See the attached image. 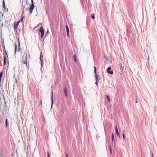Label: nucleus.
Instances as JSON below:
<instances>
[{"label":"nucleus","mask_w":157,"mask_h":157,"mask_svg":"<svg viewBox=\"0 0 157 157\" xmlns=\"http://www.w3.org/2000/svg\"><path fill=\"white\" fill-rule=\"evenodd\" d=\"M40 59V61L41 65V67H42L43 65V59Z\"/></svg>","instance_id":"f3484780"},{"label":"nucleus","mask_w":157,"mask_h":157,"mask_svg":"<svg viewBox=\"0 0 157 157\" xmlns=\"http://www.w3.org/2000/svg\"><path fill=\"white\" fill-rule=\"evenodd\" d=\"M28 9V8H26L25 10H26Z\"/></svg>","instance_id":"a18cd8bd"},{"label":"nucleus","mask_w":157,"mask_h":157,"mask_svg":"<svg viewBox=\"0 0 157 157\" xmlns=\"http://www.w3.org/2000/svg\"><path fill=\"white\" fill-rule=\"evenodd\" d=\"M6 101H4V105H6Z\"/></svg>","instance_id":"4c0bfd02"},{"label":"nucleus","mask_w":157,"mask_h":157,"mask_svg":"<svg viewBox=\"0 0 157 157\" xmlns=\"http://www.w3.org/2000/svg\"><path fill=\"white\" fill-rule=\"evenodd\" d=\"M1 42L2 43V45L4 46V48H5L4 44V39L3 38H2L1 40Z\"/></svg>","instance_id":"2eb2a0df"},{"label":"nucleus","mask_w":157,"mask_h":157,"mask_svg":"<svg viewBox=\"0 0 157 157\" xmlns=\"http://www.w3.org/2000/svg\"><path fill=\"white\" fill-rule=\"evenodd\" d=\"M3 75V72L2 71H1L0 72V77L2 78Z\"/></svg>","instance_id":"bb28decb"},{"label":"nucleus","mask_w":157,"mask_h":157,"mask_svg":"<svg viewBox=\"0 0 157 157\" xmlns=\"http://www.w3.org/2000/svg\"><path fill=\"white\" fill-rule=\"evenodd\" d=\"M15 54H16V52L17 51V45L16 44L15 45Z\"/></svg>","instance_id":"412c9836"},{"label":"nucleus","mask_w":157,"mask_h":157,"mask_svg":"<svg viewBox=\"0 0 157 157\" xmlns=\"http://www.w3.org/2000/svg\"><path fill=\"white\" fill-rule=\"evenodd\" d=\"M20 21H18L17 22H15L14 25V28L15 29H16L18 26V25Z\"/></svg>","instance_id":"0eeeda50"},{"label":"nucleus","mask_w":157,"mask_h":157,"mask_svg":"<svg viewBox=\"0 0 157 157\" xmlns=\"http://www.w3.org/2000/svg\"><path fill=\"white\" fill-rule=\"evenodd\" d=\"M115 131H116V132L118 131V128H117V125L116 126V127H115Z\"/></svg>","instance_id":"c756f323"},{"label":"nucleus","mask_w":157,"mask_h":157,"mask_svg":"<svg viewBox=\"0 0 157 157\" xmlns=\"http://www.w3.org/2000/svg\"><path fill=\"white\" fill-rule=\"evenodd\" d=\"M116 132L117 135L120 138V134H119L118 131Z\"/></svg>","instance_id":"aec40b11"},{"label":"nucleus","mask_w":157,"mask_h":157,"mask_svg":"<svg viewBox=\"0 0 157 157\" xmlns=\"http://www.w3.org/2000/svg\"><path fill=\"white\" fill-rule=\"evenodd\" d=\"M95 78L96 81H98L100 79V77L97 75V73L95 74Z\"/></svg>","instance_id":"9b49d317"},{"label":"nucleus","mask_w":157,"mask_h":157,"mask_svg":"<svg viewBox=\"0 0 157 157\" xmlns=\"http://www.w3.org/2000/svg\"><path fill=\"white\" fill-rule=\"evenodd\" d=\"M105 96L107 99L108 101L110 102V99L109 96L108 95H106Z\"/></svg>","instance_id":"4468645a"},{"label":"nucleus","mask_w":157,"mask_h":157,"mask_svg":"<svg viewBox=\"0 0 157 157\" xmlns=\"http://www.w3.org/2000/svg\"><path fill=\"white\" fill-rule=\"evenodd\" d=\"M23 18H24V17L23 16L22 17V18H21V21H23Z\"/></svg>","instance_id":"a19ab883"},{"label":"nucleus","mask_w":157,"mask_h":157,"mask_svg":"<svg viewBox=\"0 0 157 157\" xmlns=\"http://www.w3.org/2000/svg\"><path fill=\"white\" fill-rule=\"evenodd\" d=\"M106 141H108L109 140L110 137L109 135H107L106 137Z\"/></svg>","instance_id":"dca6fc26"},{"label":"nucleus","mask_w":157,"mask_h":157,"mask_svg":"<svg viewBox=\"0 0 157 157\" xmlns=\"http://www.w3.org/2000/svg\"><path fill=\"white\" fill-rule=\"evenodd\" d=\"M5 123H6V127H7L8 126V120H7V119H6V122H5Z\"/></svg>","instance_id":"b1692460"},{"label":"nucleus","mask_w":157,"mask_h":157,"mask_svg":"<svg viewBox=\"0 0 157 157\" xmlns=\"http://www.w3.org/2000/svg\"><path fill=\"white\" fill-rule=\"evenodd\" d=\"M31 0V2H32V3L31 4L34 3H33V0Z\"/></svg>","instance_id":"58836bf2"},{"label":"nucleus","mask_w":157,"mask_h":157,"mask_svg":"<svg viewBox=\"0 0 157 157\" xmlns=\"http://www.w3.org/2000/svg\"><path fill=\"white\" fill-rule=\"evenodd\" d=\"M40 105H41V106H42V102H41V101H40Z\"/></svg>","instance_id":"c03bdc74"},{"label":"nucleus","mask_w":157,"mask_h":157,"mask_svg":"<svg viewBox=\"0 0 157 157\" xmlns=\"http://www.w3.org/2000/svg\"><path fill=\"white\" fill-rule=\"evenodd\" d=\"M18 50L17 51H20V50L21 49V48H20V42H19V40L18 39Z\"/></svg>","instance_id":"ddd939ff"},{"label":"nucleus","mask_w":157,"mask_h":157,"mask_svg":"<svg viewBox=\"0 0 157 157\" xmlns=\"http://www.w3.org/2000/svg\"><path fill=\"white\" fill-rule=\"evenodd\" d=\"M98 81H96V82H95V84L97 86H98Z\"/></svg>","instance_id":"7c9ffc66"},{"label":"nucleus","mask_w":157,"mask_h":157,"mask_svg":"<svg viewBox=\"0 0 157 157\" xmlns=\"http://www.w3.org/2000/svg\"><path fill=\"white\" fill-rule=\"evenodd\" d=\"M66 28L67 31V36H69V28L68 27V26L67 25H66Z\"/></svg>","instance_id":"6e6552de"},{"label":"nucleus","mask_w":157,"mask_h":157,"mask_svg":"<svg viewBox=\"0 0 157 157\" xmlns=\"http://www.w3.org/2000/svg\"><path fill=\"white\" fill-rule=\"evenodd\" d=\"M73 58L75 62H76V57L75 54H74L73 55Z\"/></svg>","instance_id":"a211bd4d"},{"label":"nucleus","mask_w":157,"mask_h":157,"mask_svg":"<svg viewBox=\"0 0 157 157\" xmlns=\"http://www.w3.org/2000/svg\"><path fill=\"white\" fill-rule=\"evenodd\" d=\"M23 0H22V6H23Z\"/></svg>","instance_id":"37998d69"},{"label":"nucleus","mask_w":157,"mask_h":157,"mask_svg":"<svg viewBox=\"0 0 157 157\" xmlns=\"http://www.w3.org/2000/svg\"><path fill=\"white\" fill-rule=\"evenodd\" d=\"M91 17L92 19H94L95 18L94 15V14L91 15Z\"/></svg>","instance_id":"4be33fe9"},{"label":"nucleus","mask_w":157,"mask_h":157,"mask_svg":"<svg viewBox=\"0 0 157 157\" xmlns=\"http://www.w3.org/2000/svg\"><path fill=\"white\" fill-rule=\"evenodd\" d=\"M94 72L95 74H96L97 68L96 67H94Z\"/></svg>","instance_id":"393cba45"},{"label":"nucleus","mask_w":157,"mask_h":157,"mask_svg":"<svg viewBox=\"0 0 157 157\" xmlns=\"http://www.w3.org/2000/svg\"><path fill=\"white\" fill-rule=\"evenodd\" d=\"M27 55L26 54L23 56L22 61L23 63L27 65Z\"/></svg>","instance_id":"f03ea898"},{"label":"nucleus","mask_w":157,"mask_h":157,"mask_svg":"<svg viewBox=\"0 0 157 157\" xmlns=\"http://www.w3.org/2000/svg\"><path fill=\"white\" fill-rule=\"evenodd\" d=\"M135 101H136V103H137L138 102V101H137V97H136V99H135Z\"/></svg>","instance_id":"473e14b6"},{"label":"nucleus","mask_w":157,"mask_h":157,"mask_svg":"<svg viewBox=\"0 0 157 157\" xmlns=\"http://www.w3.org/2000/svg\"><path fill=\"white\" fill-rule=\"evenodd\" d=\"M52 96H51V102H52L51 107H52V105L53 104V103H54L53 99V90H52Z\"/></svg>","instance_id":"9d476101"},{"label":"nucleus","mask_w":157,"mask_h":157,"mask_svg":"<svg viewBox=\"0 0 157 157\" xmlns=\"http://www.w3.org/2000/svg\"><path fill=\"white\" fill-rule=\"evenodd\" d=\"M119 66L120 67V69L121 71V72H120V74L121 75L123 74L124 73V67L122 66L121 64H119Z\"/></svg>","instance_id":"20e7f679"},{"label":"nucleus","mask_w":157,"mask_h":157,"mask_svg":"<svg viewBox=\"0 0 157 157\" xmlns=\"http://www.w3.org/2000/svg\"><path fill=\"white\" fill-rule=\"evenodd\" d=\"M64 93L65 97H67L68 95V91L67 88L65 87L64 89Z\"/></svg>","instance_id":"1a4fd4ad"},{"label":"nucleus","mask_w":157,"mask_h":157,"mask_svg":"<svg viewBox=\"0 0 157 157\" xmlns=\"http://www.w3.org/2000/svg\"><path fill=\"white\" fill-rule=\"evenodd\" d=\"M109 150H110V154H112V149L111 148L110 145H109Z\"/></svg>","instance_id":"5701e85b"},{"label":"nucleus","mask_w":157,"mask_h":157,"mask_svg":"<svg viewBox=\"0 0 157 157\" xmlns=\"http://www.w3.org/2000/svg\"><path fill=\"white\" fill-rule=\"evenodd\" d=\"M2 78L0 77V83L1 82Z\"/></svg>","instance_id":"ea45409f"},{"label":"nucleus","mask_w":157,"mask_h":157,"mask_svg":"<svg viewBox=\"0 0 157 157\" xmlns=\"http://www.w3.org/2000/svg\"><path fill=\"white\" fill-rule=\"evenodd\" d=\"M15 79L16 83H18V81L17 80V78L16 79V78H15Z\"/></svg>","instance_id":"72a5a7b5"},{"label":"nucleus","mask_w":157,"mask_h":157,"mask_svg":"<svg viewBox=\"0 0 157 157\" xmlns=\"http://www.w3.org/2000/svg\"><path fill=\"white\" fill-rule=\"evenodd\" d=\"M2 7L4 9L5 8V4L4 1H3V2Z\"/></svg>","instance_id":"6ab92c4d"},{"label":"nucleus","mask_w":157,"mask_h":157,"mask_svg":"<svg viewBox=\"0 0 157 157\" xmlns=\"http://www.w3.org/2000/svg\"><path fill=\"white\" fill-rule=\"evenodd\" d=\"M47 34H46L45 36H46Z\"/></svg>","instance_id":"8fccbe9b"},{"label":"nucleus","mask_w":157,"mask_h":157,"mask_svg":"<svg viewBox=\"0 0 157 157\" xmlns=\"http://www.w3.org/2000/svg\"><path fill=\"white\" fill-rule=\"evenodd\" d=\"M123 138L124 140H126V136L125 134H123Z\"/></svg>","instance_id":"a878e982"},{"label":"nucleus","mask_w":157,"mask_h":157,"mask_svg":"<svg viewBox=\"0 0 157 157\" xmlns=\"http://www.w3.org/2000/svg\"><path fill=\"white\" fill-rule=\"evenodd\" d=\"M35 8V6L34 3L31 4L30 5V6L29 8V10L30 13L31 14L32 13L33 11Z\"/></svg>","instance_id":"f257e3e1"},{"label":"nucleus","mask_w":157,"mask_h":157,"mask_svg":"<svg viewBox=\"0 0 157 157\" xmlns=\"http://www.w3.org/2000/svg\"><path fill=\"white\" fill-rule=\"evenodd\" d=\"M66 157H68V154L67 153L66 154Z\"/></svg>","instance_id":"c9c22d12"},{"label":"nucleus","mask_w":157,"mask_h":157,"mask_svg":"<svg viewBox=\"0 0 157 157\" xmlns=\"http://www.w3.org/2000/svg\"><path fill=\"white\" fill-rule=\"evenodd\" d=\"M39 32L41 34V37L43 38L44 36V29L43 28V27L42 26L40 27V29L39 30Z\"/></svg>","instance_id":"39448f33"},{"label":"nucleus","mask_w":157,"mask_h":157,"mask_svg":"<svg viewBox=\"0 0 157 157\" xmlns=\"http://www.w3.org/2000/svg\"><path fill=\"white\" fill-rule=\"evenodd\" d=\"M47 156L48 157H50L49 153L48 152H47Z\"/></svg>","instance_id":"2f4dec72"},{"label":"nucleus","mask_w":157,"mask_h":157,"mask_svg":"<svg viewBox=\"0 0 157 157\" xmlns=\"http://www.w3.org/2000/svg\"><path fill=\"white\" fill-rule=\"evenodd\" d=\"M5 106V110H7V106L6 105H4Z\"/></svg>","instance_id":"c85d7f7f"},{"label":"nucleus","mask_w":157,"mask_h":157,"mask_svg":"<svg viewBox=\"0 0 157 157\" xmlns=\"http://www.w3.org/2000/svg\"><path fill=\"white\" fill-rule=\"evenodd\" d=\"M25 7V6H24V8Z\"/></svg>","instance_id":"09e8293b"},{"label":"nucleus","mask_w":157,"mask_h":157,"mask_svg":"<svg viewBox=\"0 0 157 157\" xmlns=\"http://www.w3.org/2000/svg\"><path fill=\"white\" fill-rule=\"evenodd\" d=\"M151 156H152V157H154V156H153V153H152V151H151Z\"/></svg>","instance_id":"e433bc0d"},{"label":"nucleus","mask_w":157,"mask_h":157,"mask_svg":"<svg viewBox=\"0 0 157 157\" xmlns=\"http://www.w3.org/2000/svg\"><path fill=\"white\" fill-rule=\"evenodd\" d=\"M114 134L113 133H112V142H113L114 140Z\"/></svg>","instance_id":"f8f14e48"},{"label":"nucleus","mask_w":157,"mask_h":157,"mask_svg":"<svg viewBox=\"0 0 157 157\" xmlns=\"http://www.w3.org/2000/svg\"><path fill=\"white\" fill-rule=\"evenodd\" d=\"M24 11L23 10L22 12V13H23L24 12Z\"/></svg>","instance_id":"49530a36"},{"label":"nucleus","mask_w":157,"mask_h":157,"mask_svg":"<svg viewBox=\"0 0 157 157\" xmlns=\"http://www.w3.org/2000/svg\"><path fill=\"white\" fill-rule=\"evenodd\" d=\"M122 132L123 133V134H125V131L124 130H123Z\"/></svg>","instance_id":"f704fd0d"},{"label":"nucleus","mask_w":157,"mask_h":157,"mask_svg":"<svg viewBox=\"0 0 157 157\" xmlns=\"http://www.w3.org/2000/svg\"><path fill=\"white\" fill-rule=\"evenodd\" d=\"M48 33V31L47 32V33Z\"/></svg>","instance_id":"de8ad7c7"},{"label":"nucleus","mask_w":157,"mask_h":157,"mask_svg":"<svg viewBox=\"0 0 157 157\" xmlns=\"http://www.w3.org/2000/svg\"><path fill=\"white\" fill-rule=\"evenodd\" d=\"M5 49V52L4 53V64L5 65L6 64V56H7V57L8 58V56L7 55V54L6 52V51L5 48H4Z\"/></svg>","instance_id":"7ed1b4c3"},{"label":"nucleus","mask_w":157,"mask_h":157,"mask_svg":"<svg viewBox=\"0 0 157 157\" xmlns=\"http://www.w3.org/2000/svg\"><path fill=\"white\" fill-rule=\"evenodd\" d=\"M111 70V67H109L107 69L106 71L109 74L113 75V71H110Z\"/></svg>","instance_id":"423d86ee"},{"label":"nucleus","mask_w":157,"mask_h":157,"mask_svg":"<svg viewBox=\"0 0 157 157\" xmlns=\"http://www.w3.org/2000/svg\"><path fill=\"white\" fill-rule=\"evenodd\" d=\"M42 52H41V54L40 56V59H42L43 57V56L42 55Z\"/></svg>","instance_id":"cd10ccee"},{"label":"nucleus","mask_w":157,"mask_h":157,"mask_svg":"<svg viewBox=\"0 0 157 157\" xmlns=\"http://www.w3.org/2000/svg\"><path fill=\"white\" fill-rule=\"evenodd\" d=\"M28 0H26V3L27 4H28Z\"/></svg>","instance_id":"79ce46f5"}]
</instances>
